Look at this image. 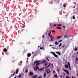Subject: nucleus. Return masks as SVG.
Segmentation results:
<instances>
[{
  "label": "nucleus",
  "instance_id": "39",
  "mask_svg": "<svg viewBox=\"0 0 78 78\" xmlns=\"http://www.w3.org/2000/svg\"><path fill=\"white\" fill-rule=\"evenodd\" d=\"M51 25H52V24L51 23H50V26H51Z\"/></svg>",
  "mask_w": 78,
  "mask_h": 78
},
{
  "label": "nucleus",
  "instance_id": "18",
  "mask_svg": "<svg viewBox=\"0 0 78 78\" xmlns=\"http://www.w3.org/2000/svg\"><path fill=\"white\" fill-rule=\"evenodd\" d=\"M39 62V61H36L34 63V64H36V63H37V62Z\"/></svg>",
  "mask_w": 78,
  "mask_h": 78
},
{
  "label": "nucleus",
  "instance_id": "4",
  "mask_svg": "<svg viewBox=\"0 0 78 78\" xmlns=\"http://www.w3.org/2000/svg\"><path fill=\"white\" fill-rule=\"evenodd\" d=\"M37 69H39V67L38 66H36V67H34V70L35 71L37 70Z\"/></svg>",
  "mask_w": 78,
  "mask_h": 78
},
{
  "label": "nucleus",
  "instance_id": "53",
  "mask_svg": "<svg viewBox=\"0 0 78 78\" xmlns=\"http://www.w3.org/2000/svg\"><path fill=\"white\" fill-rule=\"evenodd\" d=\"M77 76H78V74H77Z\"/></svg>",
  "mask_w": 78,
  "mask_h": 78
},
{
  "label": "nucleus",
  "instance_id": "19",
  "mask_svg": "<svg viewBox=\"0 0 78 78\" xmlns=\"http://www.w3.org/2000/svg\"><path fill=\"white\" fill-rule=\"evenodd\" d=\"M39 64H40V63H36V65L35 66L36 67H37V66H38V65H39Z\"/></svg>",
  "mask_w": 78,
  "mask_h": 78
},
{
  "label": "nucleus",
  "instance_id": "23",
  "mask_svg": "<svg viewBox=\"0 0 78 78\" xmlns=\"http://www.w3.org/2000/svg\"><path fill=\"white\" fill-rule=\"evenodd\" d=\"M57 28H58V29H61V27H57Z\"/></svg>",
  "mask_w": 78,
  "mask_h": 78
},
{
  "label": "nucleus",
  "instance_id": "21",
  "mask_svg": "<svg viewBox=\"0 0 78 78\" xmlns=\"http://www.w3.org/2000/svg\"><path fill=\"white\" fill-rule=\"evenodd\" d=\"M74 50L75 51H77V50H78V49H77V48H75L74 49Z\"/></svg>",
  "mask_w": 78,
  "mask_h": 78
},
{
  "label": "nucleus",
  "instance_id": "11",
  "mask_svg": "<svg viewBox=\"0 0 78 78\" xmlns=\"http://www.w3.org/2000/svg\"><path fill=\"white\" fill-rule=\"evenodd\" d=\"M65 66L66 69H68V68H69V66H68V65H65Z\"/></svg>",
  "mask_w": 78,
  "mask_h": 78
},
{
  "label": "nucleus",
  "instance_id": "24",
  "mask_svg": "<svg viewBox=\"0 0 78 78\" xmlns=\"http://www.w3.org/2000/svg\"><path fill=\"white\" fill-rule=\"evenodd\" d=\"M25 73H28V69H26L25 71Z\"/></svg>",
  "mask_w": 78,
  "mask_h": 78
},
{
  "label": "nucleus",
  "instance_id": "20",
  "mask_svg": "<svg viewBox=\"0 0 78 78\" xmlns=\"http://www.w3.org/2000/svg\"><path fill=\"white\" fill-rule=\"evenodd\" d=\"M47 74V73H45L44 74V77H46V75Z\"/></svg>",
  "mask_w": 78,
  "mask_h": 78
},
{
  "label": "nucleus",
  "instance_id": "50",
  "mask_svg": "<svg viewBox=\"0 0 78 78\" xmlns=\"http://www.w3.org/2000/svg\"><path fill=\"white\" fill-rule=\"evenodd\" d=\"M72 78H74V77H73V76H72Z\"/></svg>",
  "mask_w": 78,
  "mask_h": 78
},
{
  "label": "nucleus",
  "instance_id": "12",
  "mask_svg": "<svg viewBox=\"0 0 78 78\" xmlns=\"http://www.w3.org/2000/svg\"><path fill=\"white\" fill-rule=\"evenodd\" d=\"M3 51L4 52H6V51H7V49L6 48H4L3 49Z\"/></svg>",
  "mask_w": 78,
  "mask_h": 78
},
{
  "label": "nucleus",
  "instance_id": "49",
  "mask_svg": "<svg viewBox=\"0 0 78 78\" xmlns=\"http://www.w3.org/2000/svg\"><path fill=\"white\" fill-rule=\"evenodd\" d=\"M52 48H53V49H55V48L53 47H52Z\"/></svg>",
  "mask_w": 78,
  "mask_h": 78
},
{
  "label": "nucleus",
  "instance_id": "57",
  "mask_svg": "<svg viewBox=\"0 0 78 78\" xmlns=\"http://www.w3.org/2000/svg\"><path fill=\"white\" fill-rule=\"evenodd\" d=\"M14 78H16V77H15Z\"/></svg>",
  "mask_w": 78,
  "mask_h": 78
},
{
  "label": "nucleus",
  "instance_id": "3",
  "mask_svg": "<svg viewBox=\"0 0 78 78\" xmlns=\"http://www.w3.org/2000/svg\"><path fill=\"white\" fill-rule=\"evenodd\" d=\"M50 33H49L48 35L50 37L51 36V39H54V38L53 37V36H52V35H50Z\"/></svg>",
  "mask_w": 78,
  "mask_h": 78
},
{
  "label": "nucleus",
  "instance_id": "51",
  "mask_svg": "<svg viewBox=\"0 0 78 78\" xmlns=\"http://www.w3.org/2000/svg\"><path fill=\"white\" fill-rule=\"evenodd\" d=\"M20 62H21V63L22 62V61H20Z\"/></svg>",
  "mask_w": 78,
  "mask_h": 78
},
{
  "label": "nucleus",
  "instance_id": "35",
  "mask_svg": "<svg viewBox=\"0 0 78 78\" xmlns=\"http://www.w3.org/2000/svg\"><path fill=\"white\" fill-rule=\"evenodd\" d=\"M51 65V66H52V68H53V64H52Z\"/></svg>",
  "mask_w": 78,
  "mask_h": 78
},
{
  "label": "nucleus",
  "instance_id": "38",
  "mask_svg": "<svg viewBox=\"0 0 78 78\" xmlns=\"http://www.w3.org/2000/svg\"><path fill=\"white\" fill-rule=\"evenodd\" d=\"M40 49H41V50H42V49H43V47L40 48Z\"/></svg>",
  "mask_w": 78,
  "mask_h": 78
},
{
  "label": "nucleus",
  "instance_id": "44",
  "mask_svg": "<svg viewBox=\"0 0 78 78\" xmlns=\"http://www.w3.org/2000/svg\"><path fill=\"white\" fill-rule=\"evenodd\" d=\"M44 35H43V36H42L43 38H44Z\"/></svg>",
  "mask_w": 78,
  "mask_h": 78
},
{
  "label": "nucleus",
  "instance_id": "8",
  "mask_svg": "<svg viewBox=\"0 0 78 78\" xmlns=\"http://www.w3.org/2000/svg\"><path fill=\"white\" fill-rule=\"evenodd\" d=\"M42 62V63L44 62V63H46V62H47V61L45 59H44Z\"/></svg>",
  "mask_w": 78,
  "mask_h": 78
},
{
  "label": "nucleus",
  "instance_id": "13",
  "mask_svg": "<svg viewBox=\"0 0 78 78\" xmlns=\"http://www.w3.org/2000/svg\"><path fill=\"white\" fill-rule=\"evenodd\" d=\"M27 55L28 57H30V56H31V54L30 53H28Z\"/></svg>",
  "mask_w": 78,
  "mask_h": 78
},
{
  "label": "nucleus",
  "instance_id": "22",
  "mask_svg": "<svg viewBox=\"0 0 78 78\" xmlns=\"http://www.w3.org/2000/svg\"><path fill=\"white\" fill-rule=\"evenodd\" d=\"M46 59H47L48 61H49L50 60H49L48 58H47V57H46Z\"/></svg>",
  "mask_w": 78,
  "mask_h": 78
},
{
  "label": "nucleus",
  "instance_id": "43",
  "mask_svg": "<svg viewBox=\"0 0 78 78\" xmlns=\"http://www.w3.org/2000/svg\"><path fill=\"white\" fill-rule=\"evenodd\" d=\"M56 24H55L54 26V27H56Z\"/></svg>",
  "mask_w": 78,
  "mask_h": 78
},
{
  "label": "nucleus",
  "instance_id": "47",
  "mask_svg": "<svg viewBox=\"0 0 78 78\" xmlns=\"http://www.w3.org/2000/svg\"><path fill=\"white\" fill-rule=\"evenodd\" d=\"M61 41H62V40H61L60 41H58V42H61Z\"/></svg>",
  "mask_w": 78,
  "mask_h": 78
},
{
  "label": "nucleus",
  "instance_id": "52",
  "mask_svg": "<svg viewBox=\"0 0 78 78\" xmlns=\"http://www.w3.org/2000/svg\"><path fill=\"white\" fill-rule=\"evenodd\" d=\"M50 46H51V47H52V46H53L51 45H50Z\"/></svg>",
  "mask_w": 78,
  "mask_h": 78
},
{
  "label": "nucleus",
  "instance_id": "17",
  "mask_svg": "<svg viewBox=\"0 0 78 78\" xmlns=\"http://www.w3.org/2000/svg\"><path fill=\"white\" fill-rule=\"evenodd\" d=\"M33 78H37V75H35L33 76Z\"/></svg>",
  "mask_w": 78,
  "mask_h": 78
},
{
  "label": "nucleus",
  "instance_id": "55",
  "mask_svg": "<svg viewBox=\"0 0 78 78\" xmlns=\"http://www.w3.org/2000/svg\"><path fill=\"white\" fill-rule=\"evenodd\" d=\"M63 28H65V26H63Z\"/></svg>",
  "mask_w": 78,
  "mask_h": 78
},
{
  "label": "nucleus",
  "instance_id": "10",
  "mask_svg": "<svg viewBox=\"0 0 78 78\" xmlns=\"http://www.w3.org/2000/svg\"><path fill=\"white\" fill-rule=\"evenodd\" d=\"M16 74H17L19 72V69H17L16 70Z\"/></svg>",
  "mask_w": 78,
  "mask_h": 78
},
{
  "label": "nucleus",
  "instance_id": "59",
  "mask_svg": "<svg viewBox=\"0 0 78 78\" xmlns=\"http://www.w3.org/2000/svg\"><path fill=\"white\" fill-rule=\"evenodd\" d=\"M11 75H12V74Z\"/></svg>",
  "mask_w": 78,
  "mask_h": 78
},
{
  "label": "nucleus",
  "instance_id": "58",
  "mask_svg": "<svg viewBox=\"0 0 78 78\" xmlns=\"http://www.w3.org/2000/svg\"><path fill=\"white\" fill-rule=\"evenodd\" d=\"M74 78H76V77H74Z\"/></svg>",
  "mask_w": 78,
  "mask_h": 78
},
{
  "label": "nucleus",
  "instance_id": "28",
  "mask_svg": "<svg viewBox=\"0 0 78 78\" xmlns=\"http://www.w3.org/2000/svg\"><path fill=\"white\" fill-rule=\"evenodd\" d=\"M62 25L61 24H58L57 25V26H61Z\"/></svg>",
  "mask_w": 78,
  "mask_h": 78
},
{
  "label": "nucleus",
  "instance_id": "30",
  "mask_svg": "<svg viewBox=\"0 0 78 78\" xmlns=\"http://www.w3.org/2000/svg\"><path fill=\"white\" fill-rule=\"evenodd\" d=\"M46 70H49V73H50V72H51L50 71V70L48 69Z\"/></svg>",
  "mask_w": 78,
  "mask_h": 78
},
{
  "label": "nucleus",
  "instance_id": "32",
  "mask_svg": "<svg viewBox=\"0 0 78 78\" xmlns=\"http://www.w3.org/2000/svg\"><path fill=\"white\" fill-rule=\"evenodd\" d=\"M53 39H54L52 38L51 39V41H53Z\"/></svg>",
  "mask_w": 78,
  "mask_h": 78
},
{
  "label": "nucleus",
  "instance_id": "34",
  "mask_svg": "<svg viewBox=\"0 0 78 78\" xmlns=\"http://www.w3.org/2000/svg\"><path fill=\"white\" fill-rule=\"evenodd\" d=\"M66 4L65 5H63V7H66Z\"/></svg>",
  "mask_w": 78,
  "mask_h": 78
},
{
  "label": "nucleus",
  "instance_id": "16",
  "mask_svg": "<svg viewBox=\"0 0 78 78\" xmlns=\"http://www.w3.org/2000/svg\"><path fill=\"white\" fill-rule=\"evenodd\" d=\"M61 36H58L57 37V39H60V38H61Z\"/></svg>",
  "mask_w": 78,
  "mask_h": 78
},
{
  "label": "nucleus",
  "instance_id": "2",
  "mask_svg": "<svg viewBox=\"0 0 78 78\" xmlns=\"http://www.w3.org/2000/svg\"><path fill=\"white\" fill-rule=\"evenodd\" d=\"M51 53H52V54H53V55L55 56V57L57 58H58V55H56V54H55V53L53 52H52Z\"/></svg>",
  "mask_w": 78,
  "mask_h": 78
},
{
  "label": "nucleus",
  "instance_id": "46",
  "mask_svg": "<svg viewBox=\"0 0 78 78\" xmlns=\"http://www.w3.org/2000/svg\"><path fill=\"white\" fill-rule=\"evenodd\" d=\"M41 78V76H40V77H37V78Z\"/></svg>",
  "mask_w": 78,
  "mask_h": 78
},
{
  "label": "nucleus",
  "instance_id": "14",
  "mask_svg": "<svg viewBox=\"0 0 78 78\" xmlns=\"http://www.w3.org/2000/svg\"><path fill=\"white\" fill-rule=\"evenodd\" d=\"M54 76L55 78H58V75H57V74H55Z\"/></svg>",
  "mask_w": 78,
  "mask_h": 78
},
{
  "label": "nucleus",
  "instance_id": "36",
  "mask_svg": "<svg viewBox=\"0 0 78 78\" xmlns=\"http://www.w3.org/2000/svg\"><path fill=\"white\" fill-rule=\"evenodd\" d=\"M53 73H55V71H53Z\"/></svg>",
  "mask_w": 78,
  "mask_h": 78
},
{
  "label": "nucleus",
  "instance_id": "15",
  "mask_svg": "<svg viewBox=\"0 0 78 78\" xmlns=\"http://www.w3.org/2000/svg\"><path fill=\"white\" fill-rule=\"evenodd\" d=\"M18 78H20L21 77V74H19V75L18 76Z\"/></svg>",
  "mask_w": 78,
  "mask_h": 78
},
{
  "label": "nucleus",
  "instance_id": "41",
  "mask_svg": "<svg viewBox=\"0 0 78 78\" xmlns=\"http://www.w3.org/2000/svg\"><path fill=\"white\" fill-rule=\"evenodd\" d=\"M66 78H70V77H69L68 76H66Z\"/></svg>",
  "mask_w": 78,
  "mask_h": 78
},
{
  "label": "nucleus",
  "instance_id": "54",
  "mask_svg": "<svg viewBox=\"0 0 78 78\" xmlns=\"http://www.w3.org/2000/svg\"><path fill=\"white\" fill-rule=\"evenodd\" d=\"M50 33V34H51V31H50V33Z\"/></svg>",
  "mask_w": 78,
  "mask_h": 78
},
{
  "label": "nucleus",
  "instance_id": "29",
  "mask_svg": "<svg viewBox=\"0 0 78 78\" xmlns=\"http://www.w3.org/2000/svg\"><path fill=\"white\" fill-rule=\"evenodd\" d=\"M76 61H78V58H76Z\"/></svg>",
  "mask_w": 78,
  "mask_h": 78
},
{
  "label": "nucleus",
  "instance_id": "42",
  "mask_svg": "<svg viewBox=\"0 0 78 78\" xmlns=\"http://www.w3.org/2000/svg\"><path fill=\"white\" fill-rule=\"evenodd\" d=\"M47 65H48V63H46V64H45V66H47Z\"/></svg>",
  "mask_w": 78,
  "mask_h": 78
},
{
  "label": "nucleus",
  "instance_id": "40",
  "mask_svg": "<svg viewBox=\"0 0 78 78\" xmlns=\"http://www.w3.org/2000/svg\"><path fill=\"white\" fill-rule=\"evenodd\" d=\"M47 72L48 74V73H49V72L48 71H47Z\"/></svg>",
  "mask_w": 78,
  "mask_h": 78
},
{
  "label": "nucleus",
  "instance_id": "56",
  "mask_svg": "<svg viewBox=\"0 0 78 78\" xmlns=\"http://www.w3.org/2000/svg\"><path fill=\"white\" fill-rule=\"evenodd\" d=\"M64 47V45L62 47Z\"/></svg>",
  "mask_w": 78,
  "mask_h": 78
},
{
  "label": "nucleus",
  "instance_id": "25",
  "mask_svg": "<svg viewBox=\"0 0 78 78\" xmlns=\"http://www.w3.org/2000/svg\"><path fill=\"white\" fill-rule=\"evenodd\" d=\"M62 45V44L60 43L59 45V47H61V46Z\"/></svg>",
  "mask_w": 78,
  "mask_h": 78
},
{
  "label": "nucleus",
  "instance_id": "45",
  "mask_svg": "<svg viewBox=\"0 0 78 78\" xmlns=\"http://www.w3.org/2000/svg\"><path fill=\"white\" fill-rule=\"evenodd\" d=\"M57 71L58 72H59V70L58 69H57Z\"/></svg>",
  "mask_w": 78,
  "mask_h": 78
},
{
  "label": "nucleus",
  "instance_id": "6",
  "mask_svg": "<svg viewBox=\"0 0 78 78\" xmlns=\"http://www.w3.org/2000/svg\"><path fill=\"white\" fill-rule=\"evenodd\" d=\"M56 53L58 54V55L61 56V52L59 51L56 52Z\"/></svg>",
  "mask_w": 78,
  "mask_h": 78
},
{
  "label": "nucleus",
  "instance_id": "37",
  "mask_svg": "<svg viewBox=\"0 0 78 78\" xmlns=\"http://www.w3.org/2000/svg\"><path fill=\"white\" fill-rule=\"evenodd\" d=\"M64 37L66 38V37H67V36H66V35H64Z\"/></svg>",
  "mask_w": 78,
  "mask_h": 78
},
{
  "label": "nucleus",
  "instance_id": "26",
  "mask_svg": "<svg viewBox=\"0 0 78 78\" xmlns=\"http://www.w3.org/2000/svg\"><path fill=\"white\" fill-rule=\"evenodd\" d=\"M55 44H56V45L58 44V42H55Z\"/></svg>",
  "mask_w": 78,
  "mask_h": 78
},
{
  "label": "nucleus",
  "instance_id": "1",
  "mask_svg": "<svg viewBox=\"0 0 78 78\" xmlns=\"http://www.w3.org/2000/svg\"><path fill=\"white\" fill-rule=\"evenodd\" d=\"M63 70L65 72H66V73H67V75H69V71H68V70H65L64 68H63Z\"/></svg>",
  "mask_w": 78,
  "mask_h": 78
},
{
  "label": "nucleus",
  "instance_id": "9",
  "mask_svg": "<svg viewBox=\"0 0 78 78\" xmlns=\"http://www.w3.org/2000/svg\"><path fill=\"white\" fill-rule=\"evenodd\" d=\"M51 64V63L50 62H49V65L46 68V69H48V67H49L50 66Z\"/></svg>",
  "mask_w": 78,
  "mask_h": 78
},
{
  "label": "nucleus",
  "instance_id": "33",
  "mask_svg": "<svg viewBox=\"0 0 78 78\" xmlns=\"http://www.w3.org/2000/svg\"><path fill=\"white\" fill-rule=\"evenodd\" d=\"M39 70H40V71H41V70H42V69H39Z\"/></svg>",
  "mask_w": 78,
  "mask_h": 78
},
{
  "label": "nucleus",
  "instance_id": "27",
  "mask_svg": "<svg viewBox=\"0 0 78 78\" xmlns=\"http://www.w3.org/2000/svg\"><path fill=\"white\" fill-rule=\"evenodd\" d=\"M73 19H75V17L74 16H73Z\"/></svg>",
  "mask_w": 78,
  "mask_h": 78
},
{
  "label": "nucleus",
  "instance_id": "60",
  "mask_svg": "<svg viewBox=\"0 0 78 78\" xmlns=\"http://www.w3.org/2000/svg\"><path fill=\"white\" fill-rule=\"evenodd\" d=\"M39 47H41V46H39Z\"/></svg>",
  "mask_w": 78,
  "mask_h": 78
},
{
  "label": "nucleus",
  "instance_id": "5",
  "mask_svg": "<svg viewBox=\"0 0 78 78\" xmlns=\"http://www.w3.org/2000/svg\"><path fill=\"white\" fill-rule=\"evenodd\" d=\"M68 64L69 66V69H70V70H71V68H70V63L68 62Z\"/></svg>",
  "mask_w": 78,
  "mask_h": 78
},
{
  "label": "nucleus",
  "instance_id": "48",
  "mask_svg": "<svg viewBox=\"0 0 78 78\" xmlns=\"http://www.w3.org/2000/svg\"><path fill=\"white\" fill-rule=\"evenodd\" d=\"M15 75V73H14L13 74V76H14V75Z\"/></svg>",
  "mask_w": 78,
  "mask_h": 78
},
{
  "label": "nucleus",
  "instance_id": "7",
  "mask_svg": "<svg viewBox=\"0 0 78 78\" xmlns=\"http://www.w3.org/2000/svg\"><path fill=\"white\" fill-rule=\"evenodd\" d=\"M29 74L30 76H32V75H33V73L32 72H30Z\"/></svg>",
  "mask_w": 78,
  "mask_h": 78
},
{
  "label": "nucleus",
  "instance_id": "31",
  "mask_svg": "<svg viewBox=\"0 0 78 78\" xmlns=\"http://www.w3.org/2000/svg\"><path fill=\"white\" fill-rule=\"evenodd\" d=\"M52 32L53 33H55V31L53 30H52Z\"/></svg>",
  "mask_w": 78,
  "mask_h": 78
}]
</instances>
